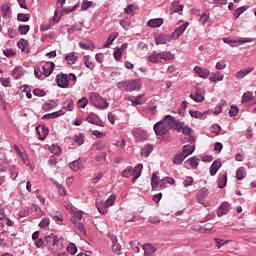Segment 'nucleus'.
<instances>
[{
	"instance_id": "nucleus-1",
	"label": "nucleus",
	"mask_w": 256,
	"mask_h": 256,
	"mask_svg": "<svg viewBox=\"0 0 256 256\" xmlns=\"http://www.w3.org/2000/svg\"><path fill=\"white\" fill-rule=\"evenodd\" d=\"M181 127H183V124L180 123L179 120H176L175 117L171 115H167L163 120L154 125V132L161 141L169 143V141H171V129L181 131Z\"/></svg>"
},
{
	"instance_id": "nucleus-2",
	"label": "nucleus",
	"mask_w": 256,
	"mask_h": 256,
	"mask_svg": "<svg viewBox=\"0 0 256 256\" xmlns=\"http://www.w3.org/2000/svg\"><path fill=\"white\" fill-rule=\"evenodd\" d=\"M89 100L91 105L96 107V109L103 110L109 107V103H107V100L103 99V97H101V95H99V93L97 92L90 93Z\"/></svg>"
},
{
	"instance_id": "nucleus-3",
	"label": "nucleus",
	"mask_w": 256,
	"mask_h": 256,
	"mask_svg": "<svg viewBox=\"0 0 256 256\" xmlns=\"http://www.w3.org/2000/svg\"><path fill=\"white\" fill-rule=\"evenodd\" d=\"M56 83L61 89H67L69 87V75L65 73L57 74Z\"/></svg>"
},
{
	"instance_id": "nucleus-4",
	"label": "nucleus",
	"mask_w": 256,
	"mask_h": 256,
	"mask_svg": "<svg viewBox=\"0 0 256 256\" xmlns=\"http://www.w3.org/2000/svg\"><path fill=\"white\" fill-rule=\"evenodd\" d=\"M190 99L196 103H203L205 101V89L196 87L195 94H190Z\"/></svg>"
},
{
	"instance_id": "nucleus-5",
	"label": "nucleus",
	"mask_w": 256,
	"mask_h": 256,
	"mask_svg": "<svg viewBox=\"0 0 256 256\" xmlns=\"http://www.w3.org/2000/svg\"><path fill=\"white\" fill-rule=\"evenodd\" d=\"M208 195H209V189H207L206 187L202 188L197 195L198 203H200L201 205H204V207H211V204L209 202L205 203V199H207Z\"/></svg>"
},
{
	"instance_id": "nucleus-6",
	"label": "nucleus",
	"mask_w": 256,
	"mask_h": 256,
	"mask_svg": "<svg viewBox=\"0 0 256 256\" xmlns=\"http://www.w3.org/2000/svg\"><path fill=\"white\" fill-rule=\"evenodd\" d=\"M172 40L173 39L169 34L160 33L157 36H155L156 45H167V43H171Z\"/></svg>"
},
{
	"instance_id": "nucleus-7",
	"label": "nucleus",
	"mask_w": 256,
	"mask_h": 256,
	"mask_svg": "<svg viewBox=\"0 0 256 256\" xmlns=\"http://www.w3.org/2000/svg\"><path fill=\"white\" fill-rule=\"evenodd\" d=\"M187 27H189V22H186V23L182 24L180 27L176 28L174 30V32L172 33V35H170V37L174 41H177V39H179V37H181V35H183L185 33V31L187 30Z\"/></svg>"
},
{
	"instance_id": "nucleus-8",
	"label": "nucleus",
	"mask_w": 256,
	"mask_h": 256,
	"mask_svg": "<svg viewBox=\"0 0 256 256\" xmlns=\"http://www.w3.org/2000/svg\"><path fill=\"white\" fill-rule=\"evenodd\" d=\"M151 187L152 189H157L158 187L165 189V179L157 181V173L154 172L151 177Z\"/></svg>"
},
{
	"instance_id": "nucleus-9",
	"label": "nucleus",
	"mask_w": 256,
	"mask_h": 256,
	"mask_svg": "<svg viewBox=\"0 0 256 256\" xmlns=\"http://www.w3.org/2000/svg\"><path fill=\"white\" fill-rule=\"evenodd\" d=\"M231 211V204L229 202H223L217 211L218 217H223V215H227Z\"/></svg>"
},
{
	"instance_id": "nucleus-10",
	"label": "nucleus",
	"mask_w": 256,
	"mask_h": 256,
	"mask_svg": "<svg viewBox=\"0 0 256 256\" xmlns=\"http://www.w3.org/2000/svg\"><path fill=\"white\" fill-rule=\"evenodd\" d=\"M36 131L38 133V137L40 141H45V139L47 138V135H49V128L47 126L39 125L36 127Z\"/></svg>"
},
{
	"instance_id": "nucleus-11",
	"label": "nucleus",
	"mask_w": 256,
	"mask_h": 256,
	"mask_svg": "<svg viewBox=\"0 0 256 256\" xmlns=\"http://www.w3.org/2000/svg\"><path fill=\"white\" fill-rule=\"evenodd\" d=\"M134 135L138 143H143V141H147V139H149V134H147L144 130H138Z\"/></svg>"
},
{
	"instance_id": "nucleus-12",
	"label": "nucleus",
	"mask_w": 256,
	"mask_h": 256,
	"mask_svg": "<svg viewBox=\"0 0 256 256\" xmlns=\"http://www.w3.org/2000/svg\"><path fill=\"white\" fill-rule=\"evenodd\" d=\"M73 109H75V102H73V99H67L63 102L62 109H60V111L67 113V111H73Z\"/></svg>"
},
{
	"instance_id": "nucleus-13",
	"label": "nucleus",
	"mask_w": 256,
	"mask_h": 256,
	"mask_svg": "<svg viewBox=\"0 0 256 256\" xmlns=\"http://www.w3.org/2000/svg\"><path fill=\"white\" fill-rule=\"evenodd\" d=\"M42 69L45 77H49L51 73H53V69H55V63L46 62L45 65L42 67Z\"/></svg>"
},
{
	"instance_id": "nucleus-14",
	"label": "nucleus",
	"mask_w": 256,
	"mask_h": 256,
	"mask_svg": "<svg viewBox=\"0 0 256 256\" xmlns=\"http://www.w3.org/2000/svg\"><path fill=\"white\" fill-rule=\"evenodd\" d=\"M194 73H196L198 77H201V79H207L209 77V70L199 66H195Z\"/></svg>"
},
{
	"instance_id": "nucleus-15",
	"label": "nucleus",
	"mask_w": 256,
	"mask_h": 256,
	"mask_svg": "<svg viewBox=\"0 0 256 256\" xmlns=\"http://www.w3.org/2000/svg\"><path fill=\"white\" fill-rule=\"evenodd\" d=\"M161 25H163V19L162 18L150 19L147 22V26L151 27L152 29H157V28L161 27Z\"/></svg>"
},
{
	"instance_id": "nucleus-16",
	"label": "nucleus",
	"mask_w": 256,
	"mask_h": 256,
	"mask_svg": "<svg viewBox=\"0 0 256 256\" xmlns=\"http://www.w3.org/2000/svg\"><path fill=\"white\" fill-rule=\"evenodd\" d=\"M63 115H65V111L64 110H58L56 112H53V113L46 114V115L42 116V119H44V120L57 119V117H63Z\"/></svg>"
},
{
	"instance_id": "nucleus-17",
	"label": "nucleus",
	"mask_w": 256,
	"mask_h": 256,
	"mask_svg": "<svg viewBox=\"0 0 256 256\" xmlns=\"http://www.w3.org/2000/svg\"><path fill=\"white\" fill-rule=\"evenodd\" d=\"M128 89L131 91H139L141 89V82L139 80H128Z\"/></svg>"
},
{
	"instance_id": "nucleus-18",
	"label": "nucleus",
	"mask_w": 256,
	"mask_h": 256,
	"mask_svg": "<svg viewBox=\"0 0 256 256\" xmlns=\"http://www.w3.org/2000/svg\"><path fill=\"white\" fill-rule=\"evenodd\" d=\"M153 153V145L151 144H146L144 147L141 149V157H149Z\"/></svg>"
},
{
	"instance_id": "nucleus-19",
	"label": "nucleus",
	"mask_w": 256,
	"mask_h": 256,
	"mask_svg": "<svg viewBox=\"0 0 256 256\" xmlns=\"http://www.w3.org/2000/svg\"><path fill=\"white\" fill-rule=\"evenodd\" d=\"M118 37H119V33L117 32L111 33L108 36L107 41L103 44V47L105 48L111 47V45L113 44V41H115V39H117Z\"/></svg>"
},
{
	"instance_id": "nucleus-20",
	"label": "nucleus",
	"mask_w": 256,
	"mask_h": 256,
	"mask_svg": "<svg viewBox=\"0 0 256 256\" xmlns=\"http://www.w3.org/2000/svg\"><path fill=\"white\" fill-rule=\"evenodd\" d=\"M161 60V52H154L148 56V61L150 63H160Z\"/></svg>"
},
{
	"instance_id": "nucleus-21",
	"label": "nucleus",
	"mask_w": 256,
	"mask_h": 256,
	"mask_svg": "<svg viewBox=\"0 0 256 256\" xmlns=\"http://www.w3.org/2000/svg\"><path fill=\"white\" fill-rule=\"evenodd\" d=\"M187 159V155L183 154L182 152L176 154L173 159L174 165H182L183 161Z\"/></svg>"
},
{
	"instance_id": "nucleus-22",
	"label": "nucleus",
	"mask_w": 256,
	"mask_h": 256,
	"mask_svg": "<svg viewBox=\"0 0 256 256\" xmlns=\"http://www.w3.org/2000/svg\"><path fill=\"white\" fill-rule=\"evenodd\" d=\"M221 169V162L215 160L210 167V175L213 177L217 175V171Z\"/></svg>"
},
{
	"instance_id": "nucleus-23",
	"label": "nucleus",
	"mask_w": 256,
	"mask_h": 256,
	"mask_svg": "<svg viewBox=\"0 0 256 256\" xmlns=\"http://www.w3.org/2000/svg\"><path fill=\"white\" fill-rule=\"evenodd\" d=\"M160 55L163 61H173L175 59V54L171 53V51H162Z\"/></svg>"
},
{
	"instance_id": "nucleus-24",
	"label": "nucleus",
	"mask_w": 256,
	"mask_h": 256,
	"mask_svg": "<svg viewBox=\"0 0 256 256\" xmlns=\"http://www.w3.org/2000/svg\"><path fill=\"white\" fill-rule=\"evenodd\" d=\"M18 47L22 51V53H29V42L25 39H21L18 42Z\"/></svg>"
},
{
	"instance_id": "nucleus-25",
	"label": "nucleus",
	"mask_w": 256,
	"mask_h": 256,
	"mask_svg": "<svg viewBox=\"0 0 256 256\" xmlns=\"http://www.w3.org/2000/svg\"><path fill=\"white\" fill-rule=\"evenodd\" d=\"M83 59H84L85 67H87V69H90L91 71H93V69H95V62L91 61V56L85 55L83 57Z\"/></svg>"
},
{
	"instance_id": "nucleus-26",
	"label": "nucleus",
	"mask_w": 256,
	"mask_h": 256,
	"mask_svg": "<svg viewBox=\"0 0 256 256\" xmlns=\"http://www.w3.org/2000/svg\"><path fill=\"white\" fill-rule=\"evenodd\" d=\"M53 251H63V249H65V246L63 245V239L61 238H56V241L53 245Z\"/></svg>"
},
{
	"instance_id": "nucleus-27",
	"label": "nucleus",
	"mask_w": 256,
	"mask_h": 256,
	"mask_svg": "<svg viewBox=\"0 0 256 256\" xmlns=\"http://www.w3.org/2000/svg\"><path fill=\"white\" fill-rule=\"evenodd\" d=\"M195 151V145H184L183 146V150H182V154L186 155V157H189V155H192V153Z\"/></svg>"
},
{
	"instance_id": "nucleus-28",
	"label": "nucleus",
	"mask_w": 256,
	"mask_h": 256,
	"mask_svg": "<svg viewBox=\"0 0 256 256\" xmlns=\"http://www.w3.org/2000/svg\"><path fill=\"white\" fill-rule=\"evenodd\" d=\"M131 103H132V107H137V105H143L146 103L147 100L143 99V94H140L138 96H136V99H130Z\"/></svg>"
},
{
	"instance_id": "nucleus-29",
	"label": "nucleus",
	"mask_w": 256,
	"mask_h": 256,
	"mask_svg": "<svg viewBox=\"0 0 256 256\" xmlns=\"http://www.w3.org/2000/svg\"><path fill=\"white\" fill-rule=\"evenodd\" d=\"M58 239L57 236H55V234H51L45 237V243H46V247H53V245H55V241Z\"/></svg>"
},
{
	"instance_id": "nucleus-30",
	"label": "nucleus",
	"mask_w": 256,
	"mask_h": 256,
	"mask_svg": "<svg viewBox=\"0 0 256 256\" xmlns=\"http://www.w3.org/2000/svg\"><path fill=\"white\" fill-rule=\"evenodd\" d=\"M69 167L70 169H72V171H79V169L83 167V162L81 161V159L74 160L69 164Z\"/></svg>"
},
{
	"instance_id": "nucleus-31",
	"label": "nucleus",
	"mask_w": 256,
	"mask_h": 256,
	"mask_svg": "<svg viewBox=\"0 0 256 256\" xmlns=\"http://www.w3.org/2000/svg\"><path fill=\"white\" fill-rule=\"evenodd\" d=\"M253 67L246 68L243 70H240L236 73V79H243L246 75H249V73H252Z\"/></svg>"
},
{
	"instance_id": "nucleus-32",
	"label": "nucleus",
	"mask_w": 256,
	"mask_h": 256,
	"mask_svg": "<svg viewBox=\"0 0 256 256\" xmlns=\"http://www.w3.org/2000/svg\"><path fill=\"white\" fill-rule=\"evenodd\" d=\"M182 124V133L183 135H188L189 136V141H195V138H193V136H191L192 130L191 127L188 126H184L185 124L183 122H180ZM184 126V127H183Z\"/></svg>"
},
{
	"instance_id": "nucleus-33",
	"label": "nucleus",
	"mask_w": 256,
	"mask_h": 256,
	"mask_svg": "<svg viewBox=\"0 0 256 256\" xmlns=\"http://www.w3.org/2000/svg\"><path fill=\"white\" fill-rule=\"evenodd\" d=\"M9 11H11L9 4H7V3L2 4L1 14L4 19H9Z\"/></svg>"
},
{
	"instance_id": "nucleus-34",
	"label": "nucleus",
	"mask_w": 256,
	"mask_h": 256,
	"mask_svg": "<svg viewBox=\"0 0 256 256\" xmlns=\"http://www.w3.org/2000/svg\"><path fill=\"white\" fill-rule=\"evenodd\" d=\"M247 177V171H245V167H240L236 171V179L238 181H243V178Z\"/></svg>"
},
{
	"instance_id": "nucleus-35",
	"label": "nucleus",
	"mask_w": 256,
	"mask_h": 256,
	"mask_svg": "<svg viewBox=\"0 0 256 256\" xmlns=\"http://www.w3.org/2000/svg\"><path fill=\"white\" fill-rule=\"evenodd\" d=\"M227 105L226 100H221L214 109V115H220V113H223V106Z\"/></svg>"
},
{
	"instance_id": "nucleus-36",
	"label": "nucleus",
	"mask_w": 256,
	"mask_h": 256,
	"mask_svg": "<svg viewBox=\"0 0 256 256\" xmlns=\"http://www.w3.org/2000/svg\"><path fill=\"white\" fill-rule=\"evenodd\" d=\"M224 77L225 76H223L221 72H218V73H211L209 79L212 83H215V81H223Z\"/></svg>"
},
{
	"instance_id": "nucleus-37",
	"label": "nucleus",
	"mask_w": 256,
	"mask_h": 256,
	"mask_svg": "<svg viewBox=\"0 0 256 256\" xmlns=\"http://www.w3.org/2000/svg\"><path fill=\"white\" fill-rule=\"evenodd\" d=\"M81 219H83V213L81 211H76L73 213V216L71 217V222L74 225L75 223H79Z\"/></svg>"
},
{
	"instance_id": "nucleus-38",
	"label": "nucleus",
	"mask_w": 256,
	"mask_h": 256,
	"mask_svg": "<svg viewBox=\"0 0 256 256\" xmlns=\"http://www.w3.org/2000/svg\"><path fill=\"white\" fill-rule=\"evenodd\" d=\"M253 99H254L253 92L251 91L245 92L242 96V103H251Z\"/></svg>"
},
{
	"instance_id": "nucleus-39",
	"label": "nucleus",
	"mask_w": 256,
	"mask_h": 256,
	"mask_svg": "<svg viewBox=\"0 0 256 256\" xmlns=\"http://www.w3.org/2000/svg\"><path fill=\"white\" fill-rule=\"evenodd\" d=\"M68 65H75L77 63V56L74 53H69L65 56Z\"/></svg>"
},
{
	"instance_id": "nucleus-40",
	"label": "nucleus",
	"mask_w": 256,
	"mask_h": 256,
	"mask_svg": "<svg viewBox=\"0 0 256 256\" xmlns=\"http://www.w3.org/2000/svg\"><path fill=\"white\" fill-rule=\"evenodd\" d=\"M23 75H25V73L23 72V68H22V67H16V68L12 71V77H14V79H19V78L22 77Z\"/></svg>"
},
{
	"instance_id": "nucleus-41",
	"label": "nucleus",
	"mask_w": 256,
	"mask_h": 256,
	"mask_svg": "<svg viewBox=\"0 0 256 256\" xmlns=\"http://www.w3.org/2000/svg\"><path fill=\"white\" fill-rule=\"evenodd\" d=\"M55 107H57L55 100H50L49 102L43 104L44 111H51V109H55Z\"/></svg>"
},
{
	"instance_id": "nucleus-42",
	"label": "nucleus",
	"mask_w": 256,
	"mask_h": 256,
	"mask_svg": "<svg viewBox=\"0 0 256 256\" xmlns=\"http://www.w3.org/2000/svg\"><path fill=\"white\" fill-rule=\"evenodd\" d=\"M247 9H249V7H247V6H242V7H239L238 9H236L233 14L234 19H239V17H241V15H243V13H245V11H247Z\"/></svg>"
},
{
	"instance_id": "nucleus-43",
	"label": "nucleus",
	"mask_w": 256,
	"mask_h": 256,
	"mask_svg": "<svg viewBox=\"0 0 256 256\" xmlns=\"http://www.w3.org/2000/svg\"><path fill=\"white\" fill-rule=\"evenodd\" d=\"M172 13H181L183 11V5L179 4V2H173L171 5Z\"/></svg>"
},
{
	"instance_id": "nucleus-44",
	"label": "nucleus",
	"mask_w": 256,
	"mask_h": 256,
	"mask_svg": "<svg viewBox=\"0 0 256 256\" xmlns=\"http://www.w3.org/2000/svg\"><path fill=\"white\" fill-rule=\"evenodd\" d=\"M141 171H143V164H138L134 169L132 168V173L136 176V179L141 177Z\"/></svg>"
},
{
	"instance_id": "nucleus-45",
	"label": "nucleus",
	"mask_w": 256,
	"mask_h": 256,
	"mask_svg": "<svg viewBox=\"0 0 256 256\" xmlns=\"http://www.w3.org/2000/svg\"><path fill=\"white\" fill-rule=\"evenodd\" d=\"M214 241L217 249H221L224 245H227V243H231V240H223L221 238H215Z\"/></svg>"
},
{
	"instance_id": "nucleus-46",
	"label": "nucleus",
	"mask_w": 256,
	"mask_h": 256,
	"mask_svg": "<svg viewBox=\"0 0 256 256\" xmlns=\"http://www.w3.org/2000/svg\"><path fill=\"white\" fill-rule=\"evenodd\" d=\"M207 21H209V11H204L200 18H199V23L200 25H205V23H207Z\"/></svg>"
},
{
	"instance_id": "nucleus-47",
	"label": "nucleus",
	"mask_w": 256,
	"mask_h": 256,
	"mask_svg": "<svg viewBox=\"0 0 256 256\" xmlns=\"http://www.w3.org/2000/svg\"><path fill=\"white\" fill-rule=\"evenodd\" d=\"M117 87L120 91H129V80L119 82Z\"/></svg>"
},
{
	"instance_id": "nucleus-48",
	"label": "nucleus",
	"mask_w": 256,
	"mask_h": 256,
	"mask_svg": "<svg viewBox=\"0 0 256 256\" xmlns=\"http://www.w3.org/2000/svg\"><path fill=\"white\" fill-rule=\"evenodd\" d=\"M49 149L53 155H56L57 157L61 155V148L59 145L53 144Z\"/></svg>"
},
{
	"instance_id": "nucleus-49",
	"label": "nucleus",
	"mask_w": 256,
	"mask_h": 256,
	"mask_svg": "<svg viewBox=\"0 0 256 256\" xmlns=\"http://www.w3.org/2000/svg\"><path fill=\"white\" fill-rule=\"evenodd\" d=\"M227 185V174L222 175L218 180L219 189H223Z\"/></svg>"
},
{
	"instance_id": "nucleus-50",
	"label": "nucleus",
	"mask_w": 256,
	"mask_h": 256,
	"mask_svg": "<svg viewBox=\"0 0 256 256\" xmlns=\"http://www.w3.org/2000/svg\"><path fill=\"white\" fill-rule=\"evenodd\" d=\"M190 115L191 117H193L194 119H204L205 117V112H199V111H190Z\"/></svg>"
},
{
	"instance_id": "nucleus-51",
	"label": "nucleus",
	"mask_w": 256,
	"mask_h": 256,
	"mask_svg": "<svg viewBox=\"0 0 256 256\" xmlns=\"http://www.w3.org/2000/svg\"><path fill=\"white\" fill-rule=\"evenodd\" d=\"M73 141L78 145H83L85 143V136L83 134L75 135Z\"/></svg>"
},
{
	"instance_id": "nucleus-52",
	"label": "nucleus",
	"mask_w": 256,
	"mask_h": 256,
	"mask_svg": "<svg viewBox=\"0 0 256 256\" xmlns=\"http://www.w3.org/2000/svg\"><path fill=\"white\" fill-rule=\"evenodd\" d=\"M96 207H97L99 213H101V215H106L107 209H109V207L106 206L104 203L96 204Z\"/></svg>"
},
{
	"instance_id": "nucleus-53",
	"label": "nucleus",
	"mask_w": 256,
	"mask_h": 256,
	"mask_svg": "<svg viewBox=\"0 0 256 256\" xmlns=\"http://www.w3.org/2000/svg\"><path fill=\"white\" fill-rule=\"evenodd\" d=\"M133 175V167L128 166L125 170L122 171V177H125L126 179H129Z\"/></svg>"
},
{
	"instance_id": "nucleus-54",
	"label": "nucleus",
	"mask_w": 256,
	"mask_h": 256,
	"mask_svg": "<svg viewBox=\"0 0 256 256\" xmlns=\"http://www.w3.org/2000/svg\"><path fill=\"white\" fill-rule=\"evenodd\" d=\"M251 40H230V47H239V45H243V43H249Z\"/></svg>"
},
{
	"instance_id": "nucleus-55",
	"label": "nucleus",
	"mask_w": 256,
	"mask_h": 256,
	"mask_svg": "<svg viewBox=\"0 0 256 256\" xmlns=\"http://www.w3.org/2000/svg\"><path fill=\"white\" fill-rule=\"evenodd\" d=\"M89 104V99L87 97H82L81 99L78 100V107L80 109H85L87 105Z\"/></svg>"
},
{
	"instance_id": "nucleus-56",
	"label": "nucleus",
	"mask_w": 256,
	"mask_h": 256,
	"mask_svg": "<svg viewBox=\"0 0 256 256\" xmlns=\"http://www.w3.org/2000/svg\"><path fill=\"white\" fill-rule=\"evenodd\" d=\"M30 29H31V27H29V25H20L18 27V31H19L20 35H27L29 33Z\"/></svg>"
},
{
	"instance_id": "nucleus-57",
	"label": "nucleus",
	"mask_w": 256,
	"mask_h": 256,
	"mask_svg": "<svg viewBox=\"0 0 256 256\" xmlns=\"http://www.w3.org/2000/svg\"><path fill=\"white\" fill-rule=\"evenodd\" d=\"M50 223H51V220H49V218H47V217H44L40 221L39 227H40V229H46V227H49Z\"/></svg>"
},
{
	"instance_id": "nucleus-58",
	"label": "nucleus",
	"mask_w": 256,
	"mask_h": 256,
	"mask_svg": "<svg viewBox=\"0 0 256 256\" xmlns=\"http://www.w3.org/2000/svg\"><path fill=\"white\" fill-rule=\"evenodd\" d=\"M188 161H190V165L192 167V169H197V167H199V158L197 157H192L190 159H188Z\"/></svg>"
},
{
	"instance_id": "nucleus-59",
	"label": "nucleus",
	"mask_w": 256,
	"mask_h": 256,
	"mask_svg": "<svg viewBox=\"0 0 256 256\" xmlns=\"http://www.w3.org/2000/svg\"><path fill=\"white\" fill-rule=\"evenodd\" d=\"M116 196L115 194H111L110 197L103 202L106 207H111L113 203H115Z\"/></svg>"
},
{
	"instance_id": "nucleus-60",
	"label": "nucleus",
	"mask_w": 256,
	"mask_h": 256,
	"mask_svg": "<svg viewBox=\"0 0 256 256\" xmlns=\"http://www.w3.org/2000/svg\"><path fill=\"white\" fill-rule=\"evenodd\" d=\"M227 68V62L225 60H220L216 63V69L219 71H223V69Z\"/></svg>"
},
{
	"instance_id": "nucleus-61",
	"label": "nucleus",
	"mask_w": 256,
	"mask_h": 256,
	"mask_svg": "<svg viewBox=\"0 0 256 256\" xmlns=\"http://www.w3.org/2000/svg\"><path fill=\"white\" fill-rule=\"evenodd\" d=\"M93 7V2L89 0H84L81 6L82 11H87V9Z\"/></svg>"
},
{
	"instance_id": "nucleus-62",
	"label": "nucleus",
	"mask_w": 256,
	"mask_h": 256,
	"mask_svg": "<svg viewBox=\"0 0 256 256\" xmlns=\"http://www.w3.org/2000/svg\"><path fill=\"white\" fill-rule=\"evenodd\" d=\"M112 245L113 253H115L116 255H121V244H118V242H116L112 243Z\"/></svg>"
},
{
	"instance_id": "nucleus-63",
	"label": "nucleus",
	"mask_w": 256,
	"mask_h": 256,
	"mask_svg": "<svg viewBox=\"0 0 256 256\" xmlns=\"http://www.w3.org/2000/svg\"><path fill=\"white\" fill-rule=\"evenodd\" d=\"M67 251L70 255H75V253H77V246L74 243H70L67 246Z\"/></svg>"
},
{
	"instance_id": "nucleus-64",
	"label": "nucleus",
	"mask_w": 256,
	"mask_h": 256,
	"mask_svg": "<svg viewBox=\"0 0 256 256\" xmlns=\"http://www.w3.org/2000/svg\"><path fill=\"white\" fill-rule=\"evenodd\" d=\"M79 47L81 49H86V50H89V49H95V46L91 43H85V42H80L79 43Z\"/></svg>"
}]
</instances>
